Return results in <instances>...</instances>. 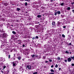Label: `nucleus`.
Here are the masks:
<instances>
[{"label": "nucleus", "instance_id": "1", "mask_svg": "<svg viewBox=\"0 0 74 74\" xmlns=\"http://www.w3.org/2000/svg\"><path fill=\"white\" fill-rule=\"evenodd\" d=\"M16 63H17V61H14L12 62L13 66L14 67H15V66H16Z\"/></svg>", "mask_w": 74, "mask_h": 74}, {"label": "nucleus", "instance_id": "2", "mask_svg": "<svg viewBox=\"0 0 74 74\" xmlns=\"http://www.w3.org/2000/svg\"><path fill=\"white\" fill-rule=\"evenodd\" d=\"M1 35H2V37L3 38H6L7 37V34L5 33H3Z\"/></svg>", "mask_w": 74, "mask_h": 74}, {"label": "nucleus", "instance_id": "3", "mask_svg": "<svg viewBox=\"0 0 74 74\" xmlns=\"http://www.w3.org/2000/svg\"><path fill=\"white\" fill-rule=\"evenodd\" d=\"M0 32L1 33V34H2L4 33V31L3 30V29H1L0 30Z\"/></svg>", "mask_w": 74, "mask_h": 74}, {"label": "nucleus", "instance_id": "4", "mask_svg": "<svg viewBox=\"0 0 74 74\" xmlns=\"http://www.w3.org/2000/svg\"><path fill=\"white\" fill-rule=\"evenodd\" d=\"M67 59V61L68 62H70L71 61V58H68Z\"/></svg>", "mask_w": 74, "mask_h": 74}, {"label": "nucleus", "instance_id": "5", "mask_svg": "<svg viewBox=\"0 0 74 74\" xmlns=\"http://www.w3.org/2000/svg\"><path fill=\"white\" fill-rule=\"evenodd\" d=\"M21 56H19L18 57H17V59H18V60H21Z\"/></svg>", "mask_w": 74, "mask_h": 74}, {"label": "nucleus", "instance_id": "6", "mask_svg": "<svg viewBox=\"0 0 74 74\" xmlns=\"http://www.w3.org/2000/svg\"><path fill=\"white\" fill-rule=\"evenodd\" d=\"M52 24L53 26H55V22H54V21L52 22Z\"/></svg>", "mask_w": 74, "mask_h": 74}, {"label": "nucleus", "instance_id": "7", "mask_svg": "<svg viewBox=\"0 0 74 74\" xmlns=\"http://www.w3.org/2000/svg\"><path fill=\"white\" fill-rule=\"evenodd\" d=\"M8 3H4L3 4L4 5H5L6 6H7L8 5Z\"/></svg>", "mask_w": 74, "mask_h": 74}, {"label": "nucleus", "instance_id": "8", "mask_svg": "<svg viewBox=\"0 0 74 74\" xmlns=\"http://www.w3.org/2000/svg\"><path fill=\"white\" fill-rule=\"evenodd\" d=\"M22 43V41L21 40H18V44H21Z\"/></svg>", "mask_w": 74, "mask_h": 74}, {"label": "nucleus", "instance_id": "9", "mask_svg": "<svg viewBox=\"0 0 74 74\" xmlns=\"http://www.w3.org/2000/svg\"><path fill=\"white\" fill-rule=\"evenodd\" d=\"M3 59H4V58H3V57L0 58V61H3Z\"/></svg>", "mask_w": 74, "mask_h": 74}, {"label": "nucleus", "instance_id": "10", "mask_svg": "<svg viewBox=\"0 0 74 74\" xmlns=\"http://www.w3.org/2000/svg\"><path fill=\"white\" fill-rule=\"evenodd\" d=\"M29 53L28 52H26L25 53V55H29Z\"/></svg>", "mask_w": 74, "mask_h": 74}, {"label": "nucleus", "instance_id": "11", "mask_svg": "<svg viewBox=\"0 0 74 74\" xmlns=\"http://www.w3.org/2000/svg\"><path fill=\"white\" fill-rule=\"evenodd\" d=\"M27 67L29 70H31L32 68L31 67H29V66L27 65Z\"/></svg>", "mask_w": 74, "mask_h": 74}, {"label": "nucleus", "instance_id": "12", "mask_svg": "<svg viewBox=\"0 0 74 74\" xmlns=\"http://www.w3.org/2000/svg\"><path fill=\"white\" fill-rule=\"evenodd\" d=\"M57 12V13L58 14V15H60V11H58Z\"/></svg>", "mask_w": 74, "mask_h": 74}, {"label": "nucleus", "instance_id": "13", "mask_svg": "<svg viewBox=\"0 0 74 74\" xmlns=\"http://www.w3.org/2000/svg\"><path fill=\"white\" fill-rule=\"evenodd\" d=\"M70 10H71V8L70 7H68L67 8V10H68V11H70Z\"/></svg>", "mask_w": 74, "mask_h": 74}, {"label": "nucleus", "instance_id": "14", "mask_svg": "<svg viewBox=\"0 0 74 74\" xmlns=\"http://www.w3.org/2000/svg\"><path fill=\"white\" fill-rule=\"evenodd\" d=\"M31 56L32 58H34L35 57V55L33 54V55H31Z\"/></svg>", "mask_w": 74, "mask_h": 74}, {"label": "nucleus", "instance_id": "15", "mask_svg": "<svg viewBox=\"0 0 74 74\" xmlns=\"http://www.w3.org/2000/svg\"><path fill=\"white\" fill-rule=\"evenodd\" d=\"M12 33L14 34H16V32H15V31H13L12 32Z\"/></svg>", "mask_w": 74, "mask_h": 74}, {"label": "nucleus", "instance_id": "16", "mask_svg": "<svg viewBox=\"0 0 74 74\" xmlns=\"http://www.w3.org/2000/svg\"><path fill=\"white\" fill-rule=\"evenodd\" d=\"M37 18H41V15H38V16H37Z\"/></svg>", "mask_w": 74, "mask_h": 74}, {"label": "nucleus", "instance_id": "17", "mask_svg": "<svg viewBox=\"0 0 74 74\" xmlns=\"http://www.w3.org/2000/svg\"><path fill=\"white\" fill-rule=\"evenodd\" d=\"M7 28L8 29H10V28H11V26H10V25H8V26L7 27Z\"/></svg>", "mask_w": 74, "mask_h": 74}, {"label": "nucleus", "instance_id": "18", "mask_svg": "<svg viewBox=\"0 0 74 74\" xmlns=\"http://www.w3.org/2000/svg\"><path fill=\"white\" fill-rule=\"evenodd\" d=\"M8 58L9 59H10V58H11V55H8Z\"/></svg>", "mask_w": 74, "mask_h": 74}, {"label": "nucleus", "instance_id": "19", "mask_svg": "<svg viewBox=\"0 0 74 74\" xmlns=\"http://www.w3.org/2000/svg\"><path fill=\"white\" fill-rule=\"evenodd\" d=\"M64 4V3H62L61 4H60V5H61V6H63Z\"/></svg>", "mask_w": 74, "mask_h": 74}, {"label": "nucleus", "instance_id": "20", "mask_svg": "<svg viewBox=\"0 0 74 74\" xmlns=\"http://www.w3.org/2000/svg\"><path fill=\"white\" fill-rule=\"evenodd\" d=\"M35 58H38V55H37V54L35 55Z\"/></svg>", "mask_w": 74, "mask_h": 74}, {"label": "nucleus", "instance_id": "21", "mask_svg": "<svg viewBox=\"0 0 74 74\" xmlns=\"http://www.w3.org/2000/svg\"><path fill=\"white\" fill-rule=\"evenodd\" d=\"M62 37H63V38H65L66 36H65V35H64V34H63L62 35Z\"/></svg>", "mask_w": 74, "mask_h": 74}, {"label": "nucleus", "instance_id": "22", "mask_svg": "<svg viewBox=\"0 0 74 74\" xmlns=\"http://www.w3.org/2000/svg\"><path fill=\"white\" fill-rule=\"evenodd\" d=\"M50 71L51 72H55V71L53 70V69H51L50 70Z\"/></svg>", "mask_w": 74, "mask_h": 74}, {"label": "nucleus", "instance_id": "23", "mask_svg": "<svg viewBox=\"0 0 74 74\" xmlns=\"http://www.w3.org/2000/svg\"><path fill=\"white\" fill-rule=\"evenodd\" d=\"M17 10L18 11H20L21 10V9L19 8H17Z\"/></svg>", "mask_w": 74, "mask_h": 74}, {"label": "nucleus", "instance_id": "24", "mask_svg": "<svg viewBox=\"0 0 74 74\" xmlns=\"http://www.w3.org/2000/svg\"><path fill=\"white\" fill-rule=\"evenodd\" d=\"M35 39H36V37H33L32 38V40H35Z\"/></svg>", "mask_w": 74, "mask_h": 74}, {"label": "nucleus", "instance_id": "25", "mask_svg": "<svg viewBox=\"0 0 74 74\" xmlns=\"http://www.w3.org/2000/svg\"><path fill=\"white\" fill-rule=\"evenodd\" d=\"M57 12H55L54 15H55V16H56L57 15Z\"/></svg>", "mask_w": 74, "mask_h": 74}, {"label": "nucleus", "instance_id": "26", "mask_svg": "<svg viewBox=\"0 0 74 74\" xmlns=\"http://www.w3.org/2000/svg\"><path fill=\"white\" fill-rule=\"evenodd\" d=\"M57 60H60V58L59 57H58L57 59Z\"/></svg>", "mask_w": 74, "mask_h": 74}, {"label": "nucleus", "instance_id": "27", "mask_svg": "<svg viewBox=\"0 0 74 74\" xmlns=\"http://www.w3.org/2000/svg\"><path fill=\"white\" fill-rule=\"evenodd\" d=\"M71 59H73V60H74V56L73 57H71Z\"/></svg>", "mask_w": 74, "mask_h": 74}, {"label": "nucleus", "instance_id": "28", "mask_svg": "<svg viewBox=\"0 0 74 74\" xmlns=\"http://www.w3.org/2000/svg\"><path fill=\"white\" fill-rule=\"evenodd\" d=\"M27 5V2H25V6H26Z\"/></svg>", "mask_w": 74, "mask_h": 74}, {"label": "nucleus", "instance_id": "29", "mask_svg": "<svg viewBox=\"0 0 74 74\" xmlns=\"http://www.w3.org/2000/svg\"><path fill=\"white\" fill-rule=\"evenodd\" d=\"M6 67V66H3V70H4V69H5V68Z\"/></svg>", "mask_w": 74, "mask_h": 74}, {"label": "nucleus", "instance_id": "30", "mask_svg": "<svg viewBox=\"0 0 74 74\" xmlns=\"http://www.w3.org/2000/svg\"><path fill=\"white\" fill-rule=\"evenodd\" d=\"M37 39H38V36H36V37H35Z\"/></svg>", "mask_w": 74, "mask_h": 74}, {"label": "nucleus", "instance_id": "31", "mask_svg": "<svg viewBox=\"0 0 74 74\" xmlns=\"http://www.w3.org/2000/svg\"><path fill=\"white\" fill-rule=\"evenodd\" d=\"M74 9V6H72V7H71V9L72 10H73V9Z\"/></svg>", "mask_w": 74, "mask_h": 74}, {"label": "nucleus", "instance_id": "32", "mask_svg": "<svg viewBox=\"0 0 74 74\" xmlns=\"http://www.w3.org/2000/svg\"><path fill=\"white\" fill-rule=\"evenodd\" d=\"M58 67V64H56V66H55V67H56V68H57V67Z\"/></svg>", "mask_w": 74, "mask_h": 74}, {"label": "nucleus", "instance_id": "33", "mask_svg": "<svg viewBox=\"0 0 74 74\" xmlns=\"http://www.w3.org/2000/svg\"><path fill=\"white\" fill-rule=\"evenodd\" d=\"M3 64V63L1 62V63H0V66H1V65H2V64Z\"/></svg>", "mask_w": 74, "mask_h": 74}, {"label": "nucleus", "instance_id": "34", "mask_svg": "<svg viewBox=\"0 0 74 74\" xmlns=\"http://www.w3.org/2000/svg\"><path fill=\"white\" fill-rule=\"evenodd\" d=\"M33 74H37V72H35L33 73Z\"/></svg>", "mask_w": 74, "mask_h": 74}, {"label": "nucleus", "instance_id": "35", "mask_svg": "<svg viewBox=\"0 0 74 74\" xmlns=\"http://www.w3.org/2000/svg\"><path fill=\"white\" fill-rule=\"evenodd\" d=\"M68 45H71V43H70L68 44Z\"/></svg>", "mask_w": 74, "mask_h": 74}, {"label": "nucleus", "instance_id": "36", "mask_svg": "<svg viewBox=\"0 0 74 74\" xmlns=\"http://www.w3.org/2000/svg\"><path fill=\"white\" fill-rule=\"evenodd\" d=\"M43 58L44 59H45L46 58V56H43Z\"/></svg>", "mask_w": 74, "mask_h": 74}, {"label": "nucleus", "instance_id": "37", "mask_svg": "<svg viewBox=\"0 0 74 74\" xmlns=\"http://www.w3.org/2000/svg\"><path fill=\"white\" fill-rule=\"evenodd\" d=\"M49 62H52V60L50 59V60H49Z\"/></svg>", "mask_w": 74, "mask_h": 74}, {"label": "nucleus", "instance_id": "38", "mask_svg": "<svg viewBox=\"0 0 74 74\" xmlns=\"http://www.w3.org/2000/svg\"><path fill=\"white\" fill-rule=\"evenodd\" d=\"M41 57H39L38 58V57L37 59H38L39 60L40 59H41Z\"/></svg>", "mask_w": 74, "mask_h": 74}, {"label": "nucleus", "instance_id": "39", "mask_svg": "<svg viewBox=\"0 0 74 74\" xmlns=\"http://www.w3.org/2000/svg\"><path fill=\"white\" fill-rule=\"evenodd\" d=\"M58 24L59 25V24H60V22H59V21H58Z\"/></svg>", "mask_w": 74, "mask_h": 74}, {"label": "nucleus", "instance_id": "40", "mask_svg": "<svg viewBox=\"0 0 74 74\" xmlns=\"http://www.w3.org/2000/svg\"><path fill=\"white\" fill-rule=\"evenodd\" d=\"M20 52H23V49H21L20 50Z\"/></svg>", "mask_w": 74, "mask_h": 74}, {"label": "nucleus", "instance_id": "41", "mask_svg": "<svg viewBox=\"0 0 74 74\" xmlns=\"http://www.w3.org/2000/svg\"><path fill=\"white\" fill-rule=\"evenodd\" d=\"M66 53H68V54H69V53L68 51H66Z\"/></svg>", "mask_w": 74, "mask_h": 74}, {"label": "nucleus", "instance_id": "42", "mask_svg": "<svg viewBox=\"0 0 74 74\" xmlns=\"http://www.w3.org/2000/svg\"><path fill=\"white\" fill-rule=\"evenodd\" d=\"M53 67H54V66L52 65L51 66V68H53Z\"/></svg>", "mask_w": 74, "mask_h": 74}, {"label": "nucleus", "instance_id": "43", "mask_svg": "<svg viewBox=\"0 0 74 74\" xmlns=\"http://www.w3.org/2000/svg\"><path fill=\"white\" fill-rule=\"evenodd\" d=\"M71 66H74V64H73V63L72 64Z\"/></svg>", "mask_w": 74, "mask_h": 74}, {"label": "nucleus", "instance_id": "44", "mask_svg": "<svg viewBox=\"0 0 74 74\" xmlns=\"http://www.w3.org/2000/svg\"><path fill=\"white\" fill-rule=\"evenodd\" d=\"M55 0H51L50 1L51 2H53V1H55Z\"/></svg>", "mask_w": 74, "mask_h": 74}, {"label": "nucleus", "instance_id": "45", "mask_svg": "<svg viewBox=\"0 0 74 74\" xmlns=\"http://www.w3.org/2000/svg\"><path fill=\"white\" fill-rule=\"evenodd\" d=\"M61 16L62 18H64V15H61Z\"/></svg>", "mask_w": 74, "mask_h": 74}, {"label": "nucleus", "instance_id": "46", "mask_svg": "<svg viewBox=\"0 0 74 74\" xmlns=\"http://www.w3.org/2000/svg\"><path fill=\"white\" fill-rule=\"evenodd\" d=\"M25 1H28L29 2V1H30V0H25Z\"/></svg>", "mask_w": 74, "mask_h": 74}, {"label": "nucleus", "instance_id": "47", "mask_svg": "<svg viewBox=\"0 0 74 74\" xmlns=\"http://www.w3.org/2000/svg\"><path fill=\"white\" fill-rule=\"evenodd\" d=\"M61 12H62L63 14H64V11L62 10V11H61Z\"/></svg>", "mask_w": 74, "mask_h": 74}, {"label": "nucleus", "instance_id": "48", "mask_svg": "<svg viewBox=\"0 0 74 74\" xmlns=\"http://www.w3.org/2000/svg\"><path fill=\"white\" fill-rule=\"evenodd\" d=\"M72 12H73V14H74V10H73L72 11Z\"/></svg>", "mask_w": 74, "mask_h": 74}, {"label": "nucleus", "instance_id": "49", "mask_svg": "<svg viewBox=\"0 0 74 74\" xmlns=\"http://www.w3.org/2000/svg\"><path fill=\"white\" fill-rule=\"evenodd\" d=\"M66 26H64L63 27V28H64V29L66 28Z\"/></svg>", "mask_w": 74, "mask_h": 74}, {"label": "nucleus", "instance_id": "50", "mask_svg": "<svg viewBox=\"0 0 74 74\" xmlns=\"http://www.w3.org/2000/svg\"><path fill=\"white\" fill-rule=\"evenodd\" d=\"M48 61H45V63H48Z\"/></svg>", "mask_w": 74, "mask_h": 74}, {"label": "nucleus", "instance_id": "51", "mask_svg": "<svg viewBox=\"0 0 74 74\" xmlns=\"http://www.w3.org/2000/svg\"><path fill=\"white\" fill-rule=\"evenodd\" d=\"M61 70V68H59V71H60V70Z\"/></svg>", "mask_w": 74, "mask_h": 74}, {"label": "nucleus", "instance_id": "52", "mask_svg": "<svg viewBox=\"0 0 74 74\" xmlns=\"http://www.w3.org/2000/svg\"><path fill=\"white\" fill-rule=\"evenodd\" d=\"M25 50L26 51H28V49H25Z\"/></svg>", "mask_w": 74, "mask_h": 74}, {"label": "nucleus", "instance_id": "53", "mask_svg": "<svg viewBox=\"0 0 74 74\" xmlns=\"http://www.w3.org/2000/svg\"><path fill=\"white\" fill-rule=\"evenodd\" d=\"M22 46H23V47H25V45H23Z\"/></svg>", "mask_w": 74, "mask_h": 74}, {"label": "nucleus", "instance_id": "54", "mask_svg": "<svg viewBox=\"0 0 74 74\" xmlns=\"http://www.w3.org/2000/svg\"><path fill=\"white\" fill-rule=\"evenodd\" d=\"M64 61L65 62H67V60H64Z\"/></svg>", "mask_w": 74, "mask_h": 74}, {"label": "nucleus", "instance_id": "55", "mask_svg": "<svg viewBox=\"0 0 74 74\" xmlns=\"http://www.w3.org/2000/svg\"><path fill=\"white\" fill-rule=\"evenodd\" d=\"M10 73V71H9L8 70V72H7L8 74V73Z\"/></svg>", "mask_w": 74, "mask_h": 74}, {"label": "nucleus", "instance_id": "56", "mask_svg": "<svg viewBox=\"0 0 74 74\" xmlns=\"http://www.w3.org/2000/svg\"><path fill=\"white\" fill-rule=\"evenodd\" d=\"M17 39H18V38H14V40H17Z\"/></svg>", "mask_w": 74, "mask_h": 74}, {"label": "nucleus", "instance_id": "57", "mask_svg": "<svg viewBox=\"0 0 74 74\" xmlns=\"http://www.w3.org/2000/svg\"><path fill=\"white\" fill-rule=\"evenodd\" d=\"M49 74H54L53 73H51Z\"/></svg>", "mask_w": 74, "mask_h": 74}, {"label": "nucleus", "instance_id": "58", "mask_svg": "<svg viewBox=\"0 0 74 74\" xmlns=\"http://www.w3.org/2000/svg\"><path fill=\"white\" fill-rule=\"evenodd\" d=\"M22 60H23V61H25V59H24V58L23 59H22Z\"/></svg>", "mask_w": 74, "mask_h": 74}, {"label": "nucleus", "instance_id": "59", "mask_svg": "<svg viewBox=\"0 0 74 74\" xmlns=\"http://www.w3.org/2000/svg\"><path fill=\"white\" fill-rule=\"evenodd\" d=\"M44 52H45V53H47V51H44Z\"/></svg>", "mask_w": 74, "mask_h": 74}, {"label": "nucleus", "instance_id": "60", "mask_svg": "<svg viewBox=\"0 0 74 74\" xmlns=\"http://www.w3.org/2000/svg\"><path fill=\"white\" fill-rule=\"evenodd\" d=\"M35 59H36V58L34 57V58H33V60H35Z\"/></svg>", "mask_w": 74, "mask_h": 74}, {"label": "nucleus", "instance_id": "61", "mask_svg": "<svg viewBox=\"0 0 74 74\" xmlns=\"http://www.w3.org/2000/svg\"><path fill=\"white\" fill-rule=\"evenodd\" d=\"M71 4H74V2L72 3Z\"/></svg>", "mask_w": 74, "mask_h": 74}, {"label": "nucleus", "instance_id": "62", "mask_svg": "<svg viewBox=\"0 0 74 74\" xmlns=\"http://www.w3.org/2000/svg\"><path fill=\"white\" fill-rule=\"evenodd\" d=\"M1 73H3V71H1Z\"/></svg>", "mask_w": 74, "mask_h": 74}, {"label": "nucleus", "instance_id": "63", "mask_svg": "<svg viewBox=\"0 0 74 74\" xmlns=\"http://www.w3.org/2000/svg\"><path fill=\"white\" fill-rule=\"evenodd\" d=\"M10 52H12V50H11V51H10Z\"/></svg>", "mask_w": 74, "mask_h": 74}, {"label": "nucleus", "instance_id": "64", "mask_svg": "<svg viewBox=\"0 0 74 74\" xmlns=\"http://www.w3.org/2000/svg\"><path fill=\"white\" fill-rule=\"evenodd\" d=\"M46 67V66H45L44 67V68H45Z\"/></svg>", "mask_w": 74, "mask_h": 74}]
</instances>
